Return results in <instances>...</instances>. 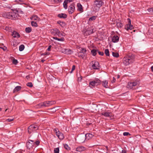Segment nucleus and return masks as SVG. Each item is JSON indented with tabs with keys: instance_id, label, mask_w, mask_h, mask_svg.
I'll return each instance as SVG.
<instances>
[{
	"instance_id": "f257e3e1",
	"label": "nucleus",
	"mask_w": 153,
	"mask_h": 153,
	"mask_svg": "<svg viewBox=\"0 0 153 153\" xmlns=\"http://www.w3.org/2000/svg\"><path fill=\"white\" fill-rule=\"evenodd\" d=\"M1 15L3 17L5 18L14 19L17 16L18 14L13 11L11 12H4L2 13Z\"/></svg>"
},
{
	"instance_id": "f03ea898",
	"label": "nucleus",
	"mask_w": 153,
	"mask_h": 153,
	"mask_svg": "<svg viewBox=\"0 0 153 153\" xmlns=\"http://www.w3.org/2000/svg\"><path fill=\"white\" fill-rule=\"evenodd\" d=\"M135 56L134 55H129L123 58V62L126 65H128L134 61Z\"/></svg>"
},
{
	"instance_id": "7ed1b4c3",
	"label": "nucleus",
	"mask_w": 153,
	"mask_h": 153,
	"mask_svg": "<svg viewBox=\"0 0 153 153\" xmlns=\"http://www.w3.org/2000/svg\"><path fill=\"white\" fill-rule=\"evenodd\" d=\"M104 2L101 0H95L93 4V9L94 11H98L100 7L103 4Z\"/></svg>"
},
{
	"instance_id": "20e7f679",
	"label": "nucleus",
	"mask_w": 153,
	"mask_h": 153,
	"mask_svg": "<svg viewBox=\"0 0 153 153\" xmlns=\"http://www.w3.org/2000/svg\"><path fill=\"white\" fill-rule=\"evenodd\" d=\"M56 102L55 101H45L39 104L38 105L40 108L49 107L55 104Z\"/></svg>"
},
{
	"instance_id": "39448f33",
	"label": "nucleus",
	"mask_w": 153,
	"mask_h": 153,
	"mask_svg": "<svg viewBox=\"0 0 153 153\" xmlns=\"http://www.w3.org/2000/svg\"><path fill=\"white\" fill-rule=\"evenodd\" d=\"M93 136V135L91 134L87 133L85 134V137L84 136H80L79 137V141L83 143L85 141V139L88 140L91 138Z\"/></svg>"
},
{
	"instance_id": "423d86ee",
	"label": "nucleus",
	"mask_w": 153,
	"mask_h": 153,
	"mask_svg": "<svg viewBox=\"0 0 153 153\" xmlns=\"http://www.w3.org/2000/svg\"><path fill=\"white\" fill-rule=\"evenodd\" d=\"M101 82L98 79H96L95 80L90 82L89 83V86L91 88L94 87L95 86H97L101 84Z\"/></svg>"
},
{
	"instance_id": "0eeeda50",
	"label": "nucleus",
	"mask_w": 153,
	"mask_h": 153,
	"mask_svg": "<svg viewBox=\"0 0 153 153\" xmlns=\"http://www.w3.org/2000/svg\"><path fill=\"white\" fill-rule=\"evenodd\" d=\"M90 65L91 66V69L96 70L99 68V63L97 61L94 60L92 61L90 63Z\"/></svg>"
},
{
	"instance_id": "6e6552de",
	"label": "nucleus",
	"mask_w": 153,
	"mask_h": 153,
	"mask_svg": "<svg viewBox=\"0 0 153 153\" xmlns=\"http://www.w3.org/2000/svg\"><path fill=\"white\" fill-rule=\"evenodd\" d=\"M38 126L36 125L33 124L30 126L28 128V132L30 134L32 132L35 131L38 129Z\"/></svg>"
},
{
	"instance_id": "1a4fd4ad",
	"label": "nucleus",
	"mask_w": 153,
	"mask_h": 153,
	"mask_svg": "<svg viewBox=\"0 0 153 153\" xmlns=\"http://www.w3.org/2000/svg\"><path fill=\"white\" fill-rule=\"evenodd\" d=\"M128 23L125 26V28L127 30H131L134 28L133 26L131 24V21L130 19H128Z\"/></svg>"
},
{
	"instance_id": "9d476101",
	"label": "nucleus",
	"mask_w": 153,
	"mask_h": 153,
	"mask_svg": "<svg viewBox=\"0 0 153 153\" xmlns=\"http://www.w3.org/2000/svg\"><path fill=\"white\" fill-rule=\"evenodd\" d=\"M35 140H28V142L26 143V145L27 147L29 149H31L34 145V141Z\"/></svg>"
},
{
	"instance_id": "9b49d317",
	"label": "nucleus",
	"mask_w": 153,
	"mask_h": 153,
	"mask_svg": "<svg viewBox=\"0 0 153 153\" xmlns=\"http://www.w3.org/2000/svg\"><path fill=\"white\" fill-rule=\"evenodd\" d=\"M137 84V82H129L128 83L127 85V88L128 89L133 88Z\"/></svg>"
},
{
	"instance_id": "f8f14e48",
	"label": "nucleus",
	"mask_w": 153,
	"mask_h": 153,
	"mask_svg": "<svg viewBox=\"0 0 153 153\" xmlns=\"http://www.w3.org/2000/svg\"><path fill=\"white\" fill-rule=\"evenodd\" d=\"M75 7L73 4H71L69 6L68 10V12L69 14L73 13L75 10Z\"/></svg>"
},
{
	"instance_id": "ddd939ff",
	"label": "nucleus",
	"mask_w": 153,
	"mask_h": 153,
	"mask_svg": "<svg viewBox=\"0 0 153 153\" xmlns=\"http://www.w3.org/2000/svg\"><path fill=\"white\" fill-rule=\"evenodd\" d=\"M62 51V53L67 54H71L72 52L70 49L66 48H63Z\"/></svg>"
},
{
	"instance_id": "4468645a",
	"label": "nucleus",
	"mask_w": 153,
	"mask_h": 153,
	"mask_svg": "<svg viewBox=\"0 0 153 153\" xmlns=\"http://www.w3.org/2000/svg\"><path fill=\"white\" fill-rule=\"evenodd\" d=\"M86 149V148L84 146H79L76 148V151L77 152H82L85 150Z\"/></svg>"
},
{
	"instance_id": "2eb2a0df",
	"label": "nucleus",
	"mask_w": 153,
	"mask_h": 153,
	"mask_svg": "<svg viewBox=\"0 0 153 153\" xmlns=\"http://www.w3.org/2000/svg\"><path fill=\"white\" fill-rule=\"evenodd\" d=\"M119 40V37L115 35L112 37V41L113 42L115 43L117 42Z\"/></svg>"
},
{
	"instance_id": "dca6fc26",
	"label": "nucleus",
	"mask_w": 153,
	"mask_h": 153,
	"mask_svg": "<svg viewBox=\"0 0 153 153\" xmlns=\"http://www.w3.org/2000/svg\"><path fill=\"white\" fill-rule=\"evenodd\" d=\"M57 136L59 139L61 140L63 139L64 138V136L63 134L61 132H59L56 135Z\"/></svg>"
},
{
	"instance_id": "f3484780",
	"label": "nucleus",
	"mask_w": 153,
	"mask_h": 153,
	"mask_svg": "<svg viewBox=\"0 0 153 153\" xmlns=\"http://www.w3.org/2000/svg\"><path fill=\"white\" fill-rule=\"evenodd\" d=\"M78 55L79 57L84 59L86 56V53H82V52L78 53Z\"/></svg>"
},
{
	"instance_id": "a211bd4d",
	"label": "nucleus",
	"mask_w": 153,
	"mask_h": 153,
	"mask_svg": "<svg viewBox=\"0 0 153 153\" xmlns=\"http://www.w3.org/2000/svg\"><path fill=\"white\" fill-rule=\"evenodd\" d=\"M12 35L14 38H19L20 37L19 34L16 31H13L12 32Z\"/></svg>"
},
{
	"instance_id": "6ab92c4d",
	"label": "nucleus",
	"mask_w": 153,
	"mask_h": 153,
	"mask_svg": "<svg viewBox=\"0 0 153 153\" xmlns=\"http://www.w3.org/2000/svg\"><path fill=\"white\" fill-rule=\"evenodd\" d=\"M101 114L106 117H109L111 116V114L110 112H103L101 113Z\"/></svg>"
},
{
	"instance_id": "aec40b11",
	"label": "nucleus",
	"mask_w": 153,
	"mask_h": 153,
	"mask_svg": "<svg viewBox=\"0 0 153 153\" xmlns=\"http://www.w3.org/2000/svg\"><path fill=\"white\" fill-rule=\"evenodd\" d=\"M57 16L60 18L65 19L67 17V15L66 14L62 13L58 14Z\"/></svg>"
},
{
	"instance_id": "412c9836",
	"label": "nucleus",
	"mask_w": 153,
	"mask_h": 153,
	"mask_svg": "<svg viewBox=\"0 0 153 153\" xmlns=\"http://www.w3.org/2000/svg\"><path fill=\"white\" fill-rule=\"evenodd\" d=\"M93 33V30L90 28L88 29L85 32L86 34L88 35H90Z\"/></svg>"
},
{
	"instance_id": "4be33fe9",
	"label": "nucleus",
	"mask_w": 153,
	"mask_h": 153,
	"mask_svg": "<svg viewBox=\"0 0 153 153\" xmlns=\"http://www.w3.org/2000/svg\"><path fill=\"white\" fill-rule=\"evenodd\" d=\"M21 87L19 86H18L16 87L14 89L13 91V93H15L16 92H17L18 91L20 90L21 89Z\"/></svg>"
},
{
	"instance_id": "5701e85b",
	"label": "nucleus",
	"mask_w": 153,
	"mask_h": 153,
	"mask_svg": "<svg viewBox=\"0 0 153 153\" xmlns=\"http://www.w3.org/2000/svg\"><path fill=\"white\" fill-rule=\"evenodd\" d=\"M77 6L78 8V10L80 11H83V8H82V6L80 3H78Z\"/></svg>"
},
{
	"instance_id": "b1692460",
	"label": "nucleus",
	"mask_w": 153,
	"mask_h": 153,
	"mask_svg": "<svg viewBox=\"0 0 153 153\" xmlns=\"http://www.w3.org/2000/svg\"><path fill=\"white\" fill-rule=\"evenodd\" d=\"M108 81H107L105 80L102 82V85L105 88H107L108 86Z\"/></svg>"
},
{
	"instance_id": "393cba45",
	"label": "nucleus",
	"mask_w": 153,
	"mask_h": 153,
	"mask_svg": "<svg viewBox=\"0 0 153 153\" xmlns=\"http://www.w3.org/2000/svg\"><path fill=\"white\" fill-rule=\"evenodd\" d=\"M97 50H96L95 49H93L91 51V53L92 55L94 56H95L97 54Z\"/></svg>"
},
{
	"instance_id": "a878e982",
	"label": "nucleus",
	"mask_w": 153,
	"mask_h": 153,
	"mask_svg": "<svg viewBox=\"0 0 153 153\" xmlns=\"http://www.w3.org/2000/svg\"><path fill=\"white\" fill-rule=\"evenodd\" d=\"M53 38L55 40H57L58 41H63L64 40V39L63 38H58L57 37H53Z\"/></svg>"
},
{
	"instance_id": "bb28decb",
	"label": "nucleus",
	"mask_w": 153,
	"mask_h": 153,
	"mask_svg": "<svg viewBox=\"0 0 153 153\" xmlns=\"http://www.w3.org/2000/svg\"><path fill=\"white\" fill-rule=\"evenodd\" d=\"M25 31L27 33H29L31 31V28L30 27H26L25 28Z\"/></svg>"
},
{
	"instance_id": "cd10ccee",
	"label": "nucleus",
	"mask_w": 153,
	"mask_h": 153,
	"mask_svg": "<svg viewBox=\"0 0 153 153\" xmlns=\"http://www.w3.org/2000/svg\"><path fill=\"white\" fill-rule=\"evenodd\" d=\"M112 54L113 56L115 57H118L119 56V54L117 52H113L112 53Z\"/></svg>"
},
{
	"instance_id": "c85d7f7f",
	"label": "nucleus",
	"mask_w": 153,
	"mask_h": 153,
	"mask_svg": "<svg viewBox=\"0 0 153 153\" xmlns=\"http://www.w3.org/2000/svg\"><path fill=\"white\" fill-rule=\"evenodd\" d=\"M25 48V46L23 45H21L19 47V51H22Z\"/></svg>"
},
{
	"instance_id": "c756f323",
	"label": "nucleus",
	"mask_w": 153,
	"mask_h": 153,
	"mask_svg": "<svg viewBox=\"0 0 153 153\" xmlns=\"http://www.w3.org/2000/svg\"><path fill=\"white\" fill-rule=\"evenodd\" d=\"M64 148L67 150H70V147H69L68 146L67 144H64Z\"/></svg>"
},
{
	"instance_id": "7c9ffc66",
	"label": "nucleus",
	"mask_w": 153,
	"mask_h": 153,
	"mask_svg": "<svg viewBox=\"0 0 153 153\" xmlns=\"http://www.w3.org/2000/svg\"><path fill=\"white\" fill-rule=\"evenodd\" d=\"M117 25L118 27H121L123 26V24L120 22H119L117 23Z\"/></svg>"
},
{
	"instance_id": "2f4dec72",
	"label": "nucleus",
	"mask_w": 153,
	"mask_h": 153,
	"mask_svg": "<svg viewBox=\"0 0 153 153\" xmlns=\"http://www.w3.org/2000/svg\"><path fill=\"white\" fill-rule=\"evenodd\" d=\"M31 25L33 26H34L35 27H36L37 26V25L36 22L34 21H32L31 22Z\"/></svg>"
},
{
	"instance_id": "473e14b6",
	"label": "nucleus",
	"mask_w": 153,
	"mask_h": 153,
	"mask_svg": "<svg viewBox=\"0 0 153 153\" xmlns=\"http://www.w3.org/2000/svg\"><path fill=\"white\" fill-rule=\"evenodd\" d=\"M105 53L106 56H109V51L108 49H106L105 50Z\"/></svg>"
},
{
	"instance_id": "72a5a7b5",
	"label": "nucleus",
	"mask_w": 153,
	"mask_h": 153,
	"mask_svg": "<svg viewBox=\"0 0 153 153\" xmlns=\"http://www.w3.org/2000/svg\"><path fill=\"white\" fill-rule=\"evenodd\" d=\"M31 19H33V20H38L39 18L37 16L35 15L32 16Z\"/></svg>"
},
{
	"instance_id": "f704fd0d",
	"label": "nucleus",
	"mask_w": 153,
	"mask_h": 153,
	"mask_svg": "<svg viewBox=\"0 0 153 153\" xmlns=\"http://www.w3.org/2000/svg\"><path fill=\"white\" fill-rule=\"evenodd\" d=\"M86 49L84 48H82L80 49V51L79 52H82V53H86Z\"/></svg>"
},
{
	"instance_id": "c9c22d12",
	"label": "nucleus",
	"mask_w": 153,
	"mask_h": 153,
	"mask_svg": "<svg viewBox=\"0 0 153 153\" xmlns=\"http://www.w3.org/2000/svg\"><path fill=\"white\" fill-rule=\"evenodd\" d=\"M68 3H67V2H66L65 3V1H64V2H63V5L65 9H66L67 8V7H68L67 4H68Z\"/></svg>"
},
{
	"instance_id": "e433bc0d",
	"label": "nucleus",
	"mask_w": 153,
	"mask_h": 153,
	"mask_svg": "<svg viewBox=\"0 0 153 153\" xmlns=\"http://www.w3.org/2000/svg\"><path fill=\"white\" fill-rule=\"evenodd\" d=\"M59 148H56L54 149V153H59Z\"/></svg>"
},
{
	"instance_id": "4c0bfd02",
	"label": "nucleus",
	"mask_w": 153,
	"mask_h": 153,
	"mask_svg": "<svg viewBox=\"0 0 153 153\" xmlns=\"http://www.w3.org/2000/svg\"><path fill=\"white\" fill-rule=\"evenodd\" d=\"M96 17L95 16H93L91 17L89 19V21H94L96 19Z\"/></svg>"
},
{
	"instance_id": "58836bf2",
	"label": "nucleus",
	"mask_w": 153,
	"mask_h": 153,
	"mask_svg": "<svg viewBox=\"0 0 153 153\" xmlns=\"http://www.w3.org/2000/svg\"><path fill=\"white\" fill-rule=\"evenodd\" d=\"M54 132L56 133V135L60 131L57 128H54L53 130Z\"/></svg>"
},
{
	"instance_id": "ea45409f",
	"label": "nucleus",
	"mask_w": 153,
	"mask_h": 153,
	"mask_svg": "<svg viewBox=\"0 0 153 153\" xmlns=\"http://www.w3.org/2000/svg\"><path fill=\"white\" fill-rule=\"evenodd\" d=\"M27 85L30 87H33V84L31 82H28L27 84Z\"/></svg>"
},
{
	"instance_id": "a19ab883",
	"label": "nucleus",
	"mask_w": 153,
	"mask_h": 153,
	"mask_svg": "<svg viewBox=\"0 0 153 153\" xmlns=\"http://www.w3.org/2000/svg\"><path fill=\"white\" fill-rule=\"evenodd\" d=\"M13 63L15 65H16L18 63V62L17 60L14 59L13 60Z\"/></svg>"
},
{
	"instance_id": "79ce46f5",
	"label": "nucleus",
	"mask_w": 153,
	"mask_h": 153,
	"mask_svg": "<svg viewBox=\"0 0 153 153\" xmlns=\"http://www.w3.org/2000/svg\"><path fill=\"white\" fill-rule=\"evenodd\" d=\"M14 120V117H12V118H9L7 119V121L8 122H11L13 121Z\"/></svg>"
},
{
	"instance_id": "37998d69",
	"label": "nucleus",
	"mask_w": 153,
	"mask_h": 153,
	"mask_svg": "<svg viewBox=\"0 0 153 153\" xmlns=\"http://www.w3.org/2000/svg\"><path fill=\"white\" fill-rule=\"evenodd\" d=\"M34 144H36V146H38L39 145V144L40 142H39V140L36 141H34Z\"/></svg>"
},
{
	"instance_id": "c03bdc74",
	"label": "nucleus",
	"mask_w": 153,
	"mask_h": 153,
	"mask_svg": "<svg viewBox=\"0 0 153 153\" xmlns=\"http://www.w3.org/2000/svg\"><path fill=\"white\" fill-rule=\"evenodd\" d=\"M59 30L57 28H55L53 30V31H54V33H55V34H54V35H56V34L57 33V32L59 31Z\"/></svg>"
},
{
	"instance_id": "a18cd8bd",
	"label": "nucleus",
	"mask_w": 153,
	"mask_h": 153,
	"mask_svg": "<svg viewBox=\"0 0 153 153\" xmlns=\"http://www.w3.org/2000/svg\"><path fill=\"white\" fill-rule=\"evenodd\" d=\"M123 135L125 136H128V135H130V134L128 132H125L123 133Z\"/></svg>"
},
{
	"instance_id": "49530a36",
	"label": "nucleus",
	"mask_w": 153,
	"mask_h": 153,
	"mask_svg": "<svg viewBox=\"0 0 153 153\" xmlns=\"http://www.w3.org/2000/svg\"><path fill=\"white\" fill-rule=\"evenodd\" d=\"M57 23L60 25L61 26H62L64 24V23L63 22H62L61 21H58Z\"/></svg>"
},
{
	"instance_id": "de8ad7c7",
	"label": "nucleus",
	"mask_w": 153,
	"mask_h": 153,
	"mask_svg": "<svg viewBox=\"0 0 153 153\" xmlns=\"http://www.w3.org/2000/svg\"><path fill=\"white\" fill-rule=\"evenodd\" d=\"M99 54L100 55L103 56L104 55V53L102 52H100L97 51Z\"/></svg>"
},
{
	"instance_id": "09e8293b",
	"label": "nucleus",
	"mask_w": 153,
	"mask_h": 153,
	"mask_svg": "<svg viewBox=\"0 0 153 153\" xmlns=\"http://www.w3.org/2000/svg\"><path fill=\"white\" fill-rule=\"evenodd\" d=\"M148 10L150 12L153 13V8H149Z\"/></svg>"
},
{
	"instance_id": "8fccbe9b",
	"label": "nucleus",
	"mask_w": 153,
	"mask_h": 153,
	"mask_svg": "<svg viewBox=\"0 0 153 153\" xmlns=\"http://www.w3.org/2000/svg\"><path fill=\"white\" fill-rule=\"evenodd\" d=\"M65 3L67 2V3H70L72 2L73 1V0H65Z\"/></svg>"
},
{
	"instance_id": "3c124183",
	"label": "nucleus",
	"mask_w": 153,
	"mask_h": 153,
	"mask_svg": "<svg viewBox=\"0 0 153 153\" xmlns=\"http://www.w3.org/2000/svg\"><path fill=\"white\" fill-rule=\"evenodd\" d=\"M82 76H81L79 77H78V82H81L82 80Z\"/></svg>"
},
{
	"instance_id": "603ef678",
	"label": "nucleus",
	"mask_w": 153,
	"mask_h": 153,
	"mask_svg": "<svg viewBox=\"0 0 153 153\" xmlns=\"http://www.w3.org/2000/svg\"><path fill=\"white\" fill-rule=\"evenodd\" d=\"M60 35H62V34H61V32H60V31L59 30V31H58L57 32V33L56 34V36L57 35V36H59Z\"/></svg>"
},
{
	"instance_id": "864d4df0",
	"label": "nucleus",
	"mask_w": 153,
	"mask_h": 153,
	"mask_svg": "<svg viewBox=\"0 0 153 153\" xmlns=\"http://www.w3.org/2000/svg\"><path fill=\"white\" fill-rule=\"evenodd\" d=\"M51 45H50L48 46V48L47 49V51H50L51 50Z\"/></svg>"
},
{
	"instance_id": "5fc2aeb1",
	"label": "nucleus",
	"mask_w": 153,
	"mask_h": 153,
	"mask_svg": "<svg viewBox=\"0 0 153 153\" xmlns=\"http://www.w3.org/2000/svg\"><path fill=\"white\" fill-rule=\"evenodd\" d=\"M116 81V79L114 77H113V79L111 81L112 83H113L114 82Z\"/></svg>"
},
{
	"instance_id": "6e6d98bb",
	"label": "nucleus",
	"mask_w": 153,
	"mask_h": 153,
	"mask_svg": "<svg viewBox=\"0 0 153 153\" xmlns=\"http://www.w3.org/2000/svg\"><path fill=\"white\" fill-rule=\"evenodd\" d=\"M0 48H1L3 49L4 51L6 50L7 49V48L5 46L4 47H0Z\"/></svg>"
},
{
	"instance_id": "4d7b16f0",
	"label": "nucleus",
	"mask_w": 153,
	"mask_h": 153,
	"mask_svg": "<svg viewBox=\"0 0 153 153\" xmlns=\"http://www.w3.org/2000/svg\"><path fill=\"white\" fill-rule=\"evenodd\" d=\"M75 66L74 65H73L72 66L71 70H72V71H74L75 69Z\"/></svg>"
},
{
	"instance_id": "13d9d810",
	"label": "nucleus",
	"mask_w": 153,
	"mask_h": 153,
	"mask_svg": "<svg viewBox=\"0 0 153 153\" xmlns=\"http://www.w3.org/2000/svg\"><path fill=\"white\" fill-rule=\"evenodd\" d=\"M122 153H126V151L125 150H122Z\"/></svg>"
},
{
	"instance_id": "bf43d9fd",
	"label": "nucleus",
	"mask_w": 153,
	"mask_h": 153,
	"mask_svg": "<svg viewBox=\"0 0 153 153\" xmlns=\"http://www.w3.org/2000/svg\"><path fill=\"white\" fill-rule=\"evenodd\" d=\"M51 33L53 34H55V33H54V31H53V30H52L51 31Z\"/></svg>"
},
{
	"instance_id": "052dcab7",
	"label": "nucleus",
	"mask_w": 153,
	"mask_h": 153,
	"mask_svg": "<svg viewBox=\"0 0 153 153\" xmlns=\"http://www.w3.org/2000/svg\"><path fill=\"white\" fill-rule=\"evenodd\" d=\"M151 69L152 71L153 72V65L151 67Z\"/></svg>"
},
{
	"instance_id": "680f3d73",
	"label": "nucleus",
	"mask_w": 153,
	"mask_h": 153,
	"mask_svg": "<svg viewBox=\"0 0 153 153\" xmlns=\"http://www.w3.org/2000/svg\"><path fill=\"white\" fill-rule=\"evenodd\" d=\"M89 0H82V1H89Z\"/></svg>"
},
{
	"instance_id": "e2e57ef3",
	"label": "nucleus",
	"mask_w": 153,
	"mask_h": 153,
	"mask_svg": "<svg viewBox=\"0 0 153 153\" xmlns=\"http://www.w3.org/2000/svg\"><path fill=\"white\" fill-rule=\"evenodd\" d=\"M105 148H106V149H107V150H108V146H105Z\"/></svg>"
},
{
	"instance_id": "0e129e2a",
	"label": "nucleus",
	"mask_w": 153,
	"mask_h": 153,
	"mask_svg": "<svg viewBox=\"0 0 153 153\" xmlns=\"http://www.w3.org/2000/svg\"><path fill=\"white\" fill-rule=\"evenodd\" d=\"M45 60H41V62H43Z\"/></svg>"
},
{
	"instance_id": "69168bd1",
	"label": "nucleus",
	"mask_w": 153,
	"mask_h": 153,
	"mask_svg": "<svg viewBox=\"0 0 153 153\" xmlns=\"http://www.w3.org/2000/svg\"><path fill=\"white\" fill-rule=\"evenodd\" d=\"M73 71H72V70H71V71L70 72V73H72V72H73Z\"/></svg>"
},
{
	"instance_id": "338daca9",
	"label": "nucleus",
	"mask_w": 153,
	"mask_h": 153,
	"mask_svg": "<svg viewBox=\"0 0 153 153\" xmlns=\"http://www.w3.org/2000/svg\"><path fill=\"white\" fill-rule=\"evenodd\" d=\"M2 110V108H0V111H1Z\"/></svg>"
},
{
	"instance_id": "774afa93",
	"label": "nucleus",
	"mask_w": 153,
	"mask_h": 153,
	"mask_svg": "<svg viewBox=\"0 0 153 153\" xmlns=\"http://www.w3.org/2000/svg\"><path fill=\"white\" fill-rule=\"evenodd\" d=\"M119 77H120L119 76H117V78H119Z\"/></svg>"
}]
</instances>
